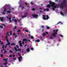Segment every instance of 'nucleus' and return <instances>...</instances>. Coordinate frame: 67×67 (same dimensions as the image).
<instances>
[{"instance_id": "f8f14e48", "label": "nucleus", "mask_w": 67, "mask_h": 67, "mask_svg": "<svg viewBox=\"0 0 67 67\" xmlns=\"http://www.w3.org/2000/svg\"><path fill=\"white\" fill-rule=\"evenodd\" d=\"M42 19H43V20H48V18H46L45 17H43L42 18Z\"/></svg>"}, {"instance_id": "8fccbe9b", "label": "nucleus", "mask_w": 67, "mask_h": 67, "mask_svg": "<svg viewBox=\"0 0 67 67\" xmlns=\"http://www.w3.org/2000/svg\"><path fill=\"white\" fill-rule=\"evenodd\" d=\"M2 14H3L4 15L5 14V13H4V12H2Z\"/></svg>"}, {"instance_id": "1a4fd4ad", "label": "nucleus", "mask_w": 67, "mask_h": 67, "mask_svg": "<svg viewBox=\"0 0 67 67\" xmlns=\"http://www.w3.org/2000/svg\"><path fill=\"white\" fill-rule=\"evenodd\" d=\"M19 6L20 7V8H22L21 9L22 10H23V9H24V7H23V6H22V5H21V4H20Z\"/></svg>"}, {"instance_id": "412c9836", "label": "nucleus", "mask_w": 67, "mask_h": 67, "mask_svg": "<svg viewBox=\"0 0 67 67\" xmlns=\"http://www.w3.org/2000/svg\"><path fill=\"white\" fill-rule=\"evenodd\" d=\"M22 43H20L19 44V46L21 47H22V46H23L22 45Z\"/></svg>"}, {"instance_id": "f03ea898", "label": "nucleus", "mask_w": 67, "mask_h": 67, "mask_svg": "<svg viewBox=\"0 0 67 67\" xmlns=\"http://www.w3.org/2000/svg\"><path fill=\"white\" fill-rule=\"evenodd\" d=\"M18 54L19 56H20V57L18 58V59L19 60V62H21V61L22 60V57L21 56V54L20 53L18 52Z\"/></svg>"}, {"instance_id": "5701e85b", "label": "nucleus", "mask_w": 67, "mask_h": 67, "mask_svg": "<svg viewBox=\"0 0 67 67\" xmlns=\"http://www.w3.org/2000/svg\"><path fill=\"white\" fill-rule=\"evenodd\" d=\"M10 42H8V43H7V44H6V45H7V46L8 45H10Z\"/></svg>"}, {"instance_id": "c756f323", "label": "nucleus", "mask_w": 67, "mask_h": 67, "mask_svg": "<svg viewBox=\"0 0 67 67\" xmlns=\"http://www.w3.org/2000/svg\"><path fill=\"white\" fill-rule=\"evenodd\" d=\"M8 36L6 35V36L5 37V38L6 39H7V38H8Z\"/></svg>"}, {"instance_id": "864d4df0", "label": "nucleus", "mask_w": 67, "mask_h": 67, "mask_svg": "<svg viewBox=\"0 0 67 67\" xmlns=\"http://www.w3.org/2000/svg\"><path fill=\"white\" fill-rule=\"evenodd\" d=\"M16 47L17 48H19V46H18L17 45H16Z\"/></svg>"}, {"instance_id": "c03bdc74", "label": "nucleus", "mask_w": 67, "mask_h": 67, "mask_svg": "<svg viewBox=\"0 0 67 67\" xmlns=\"http://www.w3.org/2000/svg\"><path fill=\"white\" fill-rule=\"evenodd\" d=\"M60 36H61V37H63V36L62 35H60Z\"/></svg>"}, {"instance_id": "a211bd4d", "label": "nucleus", "mask_w": 67, "mask_h": 67, "mask_svg": "<svg viewBox=\"0 0 67 67\" xmlns=\"http://www.w3.org/2000/svg\"><path fill=\"white\" fill-rule=\"evenodd\" d=\"M59 23H60L61 24H63V23H62L61 21H60L57 24H59Z\"/></svg>"}, {"instance_id": "4c0bfd02", "label": "nucleus", "mask_w": 67, "mask_h": 67, "mask_svg": "<svg viewBox=\"0 0 67 67\" xmlns=\"http://www.w3.org/2000/svg\"><path fill=\"white\" fill-rule=\"evenodd\" d=\"M14 21L15 23L17 22V20H16V19H15Z\"/></svg>"}, {"instance_id": "a19ab883", "label": "nucleus", "mask_w": 67, "mask_h": 67, "mask_svg": "<svg viewBox=\"0 0 67 67\" xmlns=\"http://www.w3.org/2000/svg\"><path fill=\"white\" fill-rule=\"evenodd\" d=\"M7 46H8L7 44H6V45L5 46V48H7Z\"/></svg>"}, {"instance_id": "423d86ee", "label": "nucleus", "mask_w": 67, "mask_h": 67, "mask_svg": "<svg viewBox=\"0 0 67 67\" xmlns=\"http://www.w3.org/2000/svg\"><path fill=\"white\" fill-rule=\"evenodd\" d=\"M27 41V39H26L25 38L23 39V41L22 42V44H23V45H25L24 42L25 41Z\"/></svg>"}, {"instance_id": "4d7b16f0", "label": "nucleus", "mask_w": 67, "mask_h": 67, "mask_svg": "<svg viewBox=\"0 0 67 67\" xmlns=\"http://www.w3.org/2000/svg\"><path fill=\"white\" fill-rule=\"evenodd\" d=\"M52 9H53V11H54V10H55V8H54L53 7L52 8Z\"/></svg>"}, {"instance_id": "bf43d9fd", "label": "nucleus", "mask_w": 67, "mask_h": 67, "mask_svg": "<svg viewBox=\"0 0 67 67\" xmlns=\"http://www.w3.org/2000/svg\"><path fill=\"white\" fill-rule=\"evenodd\" d=\"M7 51H4V53L5 54L6 53H7Z\"/></svg>"}, {"instance_id": "6e6d98bb", "label": "nucleus", "mask_w": 67, "mask_h": 67, "mask_svg": "<svg viewBox=\"0 0 67 67\" xmlns=\"http://www.w3.org/2000/svg\"><path fill=\"white\" fill-rule=\"evenodd\" d=\"M42 16L43 17H45V16H46L44 15H43Z\"/></svg>"}, {"instance_id": "69168bd1", "label": "nucleus", "mask_w": 67, "mask_h": 67, "mask_svg": "<svg viewBox=\"0 0 67 67\" xmlns=\"http://www.w3.org/2000/svg\"><path fill=\"white\" fill-rule=\"evenodd\" d=\"M9 57H12V55H9Z\"/></svg>"}, {"instance_id": "a878e982", "label": "nucleus", "mask_w": 67, "mask_h": 67, "mask_svg": "<svg viewBox=\"0 0 67 67\" xmlns=\"http://www.w3.org/2000/svg\"><path fill=\"white\" fill-rule=\"evenodd\" d=\"M8 60V58H6L5 59H4V60H6L7 61Z\"/></svg>"}, {"instance_id": "f257e3e1", "label": "nucleus", "mask_w": 67, "mask_h": 67, "mask_svg": "<svg viewBox=\"0 0 67 67\" xmlns=\"http://www.w3.org/2000/svg\"><path fill=\"white\" fill-rule=\"evenodd\" d=\"M50 3L49 4H48L47 5V7L49 8H50L51 7V6L50 5H51V6L52 7H53L54 6H55V3L54 2H52L51 1H50L49 2Z\"/></svg>"}, {"instance_id": "e2e57ef3", "label": "nucleus", "mask_w": 67, "mask_h": 67, "mask_svg": "<svg viewBox=\"0 0 67 67\" xmlns=\"http://www.w3.org/2000/svg\"><path fill=\"white\" fill-rule=\"evenodd\" d=\"M10 34L11 35L12 34V31L11 30L10 31Z\"/></svg>"}, {"instance_id": "aec40b11", "label": "nucleus", "mask_w": 67, "mask_h": 67, "mask_svg": "<svg viewBox=\"0 0 67 67\" xmlns=\"http://www.w3.org/2000/svg\"><path fill=\"white\" fill-rule=\"evenodd\" d=\"M46 28L47 30H49L50 29V27L48 26H47Z\"/></svg>"}, {"instance_id": "6ab92c4d", "label": "nucleus", "mask_w": 67, "mask_h": 67, "mask_svg": "<svg viewBox=\"0 0 67 67\" xmlns=\"http://www.w3.org/2000/svg\"><path fill=\"white\" fill-rule=\"evenodd\" d=\"M30 48H28L27 49L26 51H27V52H29L30 51Z\"/></svg>"}, {"instance_id": "473e14b6", "label": "nucleus", "mask_w": 67, "mask_h": 67, "mask_svg": "<svg viewBox=\"0 0 67 67\" xmlns=\"http://www.w3.org/2000/svg\"><path fill=\"white\" fill-rule=\"evenodd\" d=\"M25 5H28V4H27V3L26 2H25Z\"/></svg>"}, {"instance_id": "e433bc0d", "label": "nucleus", "mask_w": 67, "mask_h": 67, "mask_svg": "<svg viewBox=\"0 0 67 67\" xmlns=\"http://www.w3.org/2000/svg\"><path fill=\"white\" fill-rule=\"evenodd\" d=\"M4 65H7L8 64V63H4Z\"/></svg>"}, {"instance_id": "ddd939ff", "label": "nucleus", "mask_w": 67, "mask_h": 67, "mask_svg": "<svg viewBox=\"0 0 67 67\" xmlns=\"http://www.w3.org/2000/svg\"><path fill=\"white\" fill-rule=\"evenodd\" d=\"M2 48H3V51H4V45H3L2 46Z\"/></svg>"}, {"instance_id": "774afa93", "label": "nucleus", "mask_w": 67, "mask_h": 67, "mask_svg": "<svg viewBox=\"0 0 67 67\" xmlns=\"http://www.w3.org/2000/svg\"><path fill=\"white\" fill-rule=\"evenodd\" d=\"M6 18H7V19H9V16H7L6 17Z\"/></svg>"}, {"instance_id": "09e8293b", "label": "nucleus", "mask_w": 67, "mask_h": 67, "mask_svg": "<svg viewBox=\"0 0 67 67\" xmlns=\"http://www.w3.org/2000/svg\"><path fill=\"white\" fill-rule=\"evenodd\" d=\"M25 31L26 32H29V31L27 30H26Z\"/></svg>"}, {"instance_id": "2eb2a0df", "label": "nucleus", "mask_w": 67, "mask_h": 67, "mask_svg": "<svg viewBox=\"0 0 67 67\" xmlns=\"http://www.w3.org/2000/svg\"><path fill=\"white\" fill-rule=\"evenodd\" d=\"M40 41V40L39 39H38L37 40H35V42L36 43V42H39Z\"/></svg>"}, {"instance_id": "9b49d317", "label": "nucleus", "mask_w": 67, "mask_h": 67, "mask_svg": "<svg viewBox=\"0 0 67 67\" xmlns=\"http://www.w3.org/2000/svg\"><path fill=\"white\" fill-rule=\"evenodd\" d=\"M60 7L61 9H63V3H61L60 4Z\"/></svg>"}, {"instance_id": "2f4dec72", "label": "nucleus", "mask_w": 67, "mask_h": 67, "mask_svg": "<svg viewBox=\"0 0 67 67\" xmlns=\"http://www.w3.org/2000/svg\"><path fill=\"white\" fill-rule=\"evenodd\" d=\"M50 38L51 39H53V36L50 37Z\"/></svg>"}, {"instance_id": "052dcab7", "label": "nucleus", "mask_w": 67, "mask_h": 67, "mask_svg": "<svg viewBox=\"0 0 67 67\" xmlns=\"http://www.w3.org/2000/svg\"><path fill=\"white\" fill-rule=\"evenodd\" d=\"M1 57H3V54H1Z\"/></svg>"}, {"instance_id": "37998d69", "label": "nucleus", "mask_w": 67, "mask_h": 67, "mask_svg": "<svg viewBox=\"0 0 67 67\" xmlns=\"http://www.w3.org/2000/svg\"><path fill=\"white\" fill-rule=\"evenodd\" d=\"M9 20H10L11 19V18L10 17H9V18H8Z\"/></svg>"}, {"instance_id": "de8ad7c7", "label": "nucleus", "mask_w": 67, "mask_h": 67, "mask_svg": "<svg viewBox=\"0 0 67 67\" xmlns=\"http://www.w3.org/2000/svg\"><path fill=\"white\" fill-rule=\"evenodd\" d=\"M53 7V8H57V7L56 6H54V7Z\"/></svg>"}, {"instance_id": "f3484780", "label": "nucleus", "mask_w": 67, "mask_h": 67, "mask_svg": "<svg viewBox=\"0 0 67 67\" xmlns=\"http://www.w3.org/2000/svg\"><path fill=\"white\" fill-rule=\"evenodd\" d=\"M42 35L43 37L45 36H46V34L44 33H43L42 34Z\"/></svg>"}, {"instance_id": "6e6552de", "label": "nucleus", "mask_w": 67, "mask_h": 67, "mask_svg": "<svg viewBox=\"0 0 67 67\" xmlns=\"http://www.w3.org/2000/svg\"><path fill=\"white\" fill-rule=\"evenodd\" d=\"M4 19V17H0V20H1V21H4V20L3 19Z\"/></svg>"}, {"instance_id": "3c124183", "label": "nucleus", "mask_w": 67, "mask_h": 67, "mask_svg": "<svg viewBox=\"0 0 67 67\" xmlns=\"http://www.w3.org/2000/svg\"><path fill=\"white\" fill-rule=\"evenodd\" d=\"M18 32H21V30H20L19 29L18 30Z\"/></svg>"}, {"instance_id": "72a5a7b5", "label": "nucleus", "mask_w": 67, "mask_h": 67, "mask_svg": "<svg viewBox=\"0 0 67 67\" xmlns=\"http://www.w3.org/2000/svg\"><path fill=\"white\" fill-rule=\"evenodd\" d=\"M30 49L32 50V51H33L34 50V49L32 48H31Z\"/></svg>"}, {"instance_id": "13d9d810", "label": "nucleus", "mask_w": 67, "mask_h": 67, "mask_svg": "<svg viewBox=\"0 0 67 67\" xmlns=\"http://www.w3.org/2000/svg\"><path fill=\"white\" fill-rule=\"evenodd\" d=\"M19 43H20V44L22 43H21V41H19Z\"/></svg>"}, {"instance_id": "a18cd8bd", "label": "nucleus", "mask_w": 67, "mask_h": 67, "mask_svg": "<svg viewBox=\"0 0 67 67\" xmlns=\"http://www.w3.org/2000/svg\"><path fill=\"white\" fill-rule=\"evenodd\" d=\"M16 29V26H15L14 28H13V29Z\"/></svg>"}, {"instance_id": "338daca9", "label": "nucleus", "mask_w": 67, "mask_h": 67, "mask_svg": "<svg viewBox=\"0 0 67 67\" xmlns=\"http://www.w3.org/2000/svg\"><path fill=\"white\" fill-rule=\"evenodd\" d=\"M55 2H58V0H55Z\"/></svg>"}, {"instance_id": "b1692460", "label": "nucleus", "mask_w": 67, "mask_h": 67, "mask_svg": "<svg viewBox=\"0 0 67 67\" xmlns=\"http://www.w3.org/2000/svg\"><path fill=\"white\" fill-rule=\"evenodd\" d=\"M4 12H6V11H7V9H6V8H4Z\"/></svg>"}, {"instance_id": "c85d7f7f", "label": "nucleus", "mask_w": 67, "mask_h": 67, "mask_svg": "<svg viewBox=\"0 0 67 67\" xmlns=\"http://www.w3.org/2000/svg\"><path fill=\"white\" fill-rule=\"evenodd\" d=\"M46 17H47V18L48 19H48H49V17L48 16V15H47L46 16Z\"/></svg>"}, {"instance_id": "49530a36", "label": "nucleus", "mask_w": 67, "mask_h": 67, "mask_svg": "<svg viewBox=\"0 0 67 67\" xmlns=\"http://www.w3.org/2000/svg\"><path fill=\"white\" fill-rule=\"evenodd\" d=\"M40 10H43V8H40Z\"/></svg>"}, {"instance_id": "0eeeda50", "label": "nucleus", "mask_w": 67, "mask_h": 67, "mask_svg": "<svg viewBox=\"0 0 67 67\" xmlns=\"http://www.w3.org/2000/svg\"><path fill=\"white\" fill-rule=\"evenodd\" d=\"M19 3H20V4L22 5H24L25 3L24 2L22 1H20Z\"/></svg>"}, {"instance_id": "58836bf2", "label": "nucleus", "mask_w": 67, "mask_h": 67, "mask_svg": "<svg viewBox=\"0 0 67 67\" xmlns=\"http://www.w3.org/2000/svg\"><path fill=\"white\" fill-rule=\"evenodd\" d=\"M6 40L7 42H9V39H7Z\"/></svg>"}, {"instance_id": "0e129e2a", "label": "nucleus", "mask_w": 67, "mask_h": 67, "mask_svg": "<svg viewBox=\"0 0 67 67\" xmlns=\"http://www.w3.org/2000/svg\"><path fill=\"white\" fill-rule=\"evenodd\" d=\"M13 35L14 36H15V33H14L13 34Z\"/></svg>"}, {"instance_id": "393cba45", "label": "nucleus", "mask_w": 67, "mask_h": 67, "mask_svg": "<svg viewBox=\"0 0 67 67\" xmlns=\"http://www.w3.org/2000/svg\"><path fill=\"white\" fill-rule=\"evenodd\" d=\"M27 16L26 15H24V16H22L23 18H26V17Z\"/></svg>"}, {"instance_id": "7ed1b4c3", "label": "nucleus", "mask_w": 67, "mask_h": 67, "mask_svg": "<svg viewBox=\"0 0 67 67\" xmlns=\"http://www.w3.org/2000/svg\"><path fill=\"white\" fill-rule=\"evenodd\" d=\"M58 31V29L56 30H55V32L52 33V35L54 37H56V35L57 34V32Z\"/></svg>"}, {"instance_id": "603ef678", "label": "nucleus", "mask_w": 67, "mask_h": 67, "mask_svg": "<svg viewBox=\"0 0 67 67\" xmlns=\"http://www.w3.org/2000/svg\"><path fill=\"white\" fill-rule=\"evenodd\" d=\"M42 28L44 29V26H42Z\"/></svg>"}, {"instance_id": "cd10ccee", "label": "nucleus", "mask_w": 67, "mask_h": 67, "mask_svg": "<svg viewBox=\"0 0 67 67\" xmlns=\"http://www.w3.org/2000/svg\"><path fill=\"white\" fill-rule=\"evenodd\" d=\"M32 11H34L35 10V8H33L32 9Z\"/></svg>"}, {"instance_id": "5fc2aeb1", "label": "nucleus", "mask_w": 67, "mask_h": 67, "mask_svg": "<svg viewBox=\"0 0 67 67\" xmlns=\"http://www.w3.org/2000/svg\"><path fill=\"white\" fill-rule=\"evenodd\" d=\"M0 27L1 28H2L3 27L2 26H1Z\"/></svg>"}, {"instance_id": "680f3d73", "label": "nucleus", "mask_w": 67, "mask_h": 67, "mask_svg": "<svg viewBox=\"0 0 67 67\" xmlns=\"http://www.w3.org/2000/svg\"><path fill=\"white\" fill-rule=\"evenodd\" d=\"M46 34H48V32H46Z\"/></svg>"}, {"instance_id": "ea45409f", "label": "nucleus", "mask_w": 67, "mask_h": 67, "mask_svg": "<svg viewBox=\"0 0 67 67\" xmlns=\"http://www.w3.org/2000/svg\"><path fill=\"white\" fill-rule=\"evenodd\" d=\"M9 32H7L6 34L7 35H8V36H9Z\"/></svg>"}, {"instance_id": "bb28decb", "label": "nucleus", "mask_w": 67, "mask_h": 67, "mask_svg": "<svg viewBox=\"0 0 67 67\" xmlns=\"http://www.w3.org/2000/svg\"><path fill=\"white\" fill-rule=\"evenodd\" d=\"M46 10L47 11H49V9L48 8H47L46 9Z\"/></svg>"}, {"instance_id": "4be33fe9", "label": "nucleus", "mask_w": 67, "mask_h": 67, "mask_svg": "<svg viewBox=\"0 0 67 67\" xmlns=\"http://www.w3.org/2000/svg\"><path fill=\"white\" fill-rule=\"evenodd\" d=\"M60 14H61V15H64V14L63 13V12H62V11H61Z\"/></svg>"}, {"instance_id": "c9c22d12", "label": "nucleus", "mask_w": 67, "mask_h": 67, "mask_svg": "<svg viewBox=\"0 0 67 67\" xmlns=\"http://www.w3.org/2000/svg\"><path fill=\"white\" fill-rule=\"evenodd\" d=\"M27 14V13H25L24 14H25V15H26Z\"/></svg>"}, {"instance_id": "20e7f679", "label": "nucleus", "mask_w": 67, "mask_h": 67, "mask_svg": "<svg viewBox=\"0 0 67 67\" xmlns=\"http://www.w3.org/2000/svg\"><path fill=\"white\" fill-rule=\"evenodd\" d=\"M14 48L16 52H18V51H19L20 52V53H22V52H20L21 51V49H18L17 50V48H16L15 47H14Z\"/></svg>"}, {"instance_id": "9d476101", "label": "nucleus", "mask_w": 67, "mask_h": 67, "mask_svg": "<svg viewBox=\"0 0 67 67\" xmlns=\"http://www.w3.org/2000/svg\"><path fill=\"white\" fill-rule=\"evenodd\" d=\"M66 0H64L63 2V3L64 5H66Z\"/></svg>"}, {"instance_id": "7c9ffc66", "label": "nucleus", "mask_w": 67, "mask_h": 67, "mask_svg": "<svg viewBox=\"0 0 67 67\" xmlns=\"http://www.w3.org/2000/svg\"><path fill=\"white\" fill-rule=\"evenodd\" d=\"M9 52L10 53H13V52L12 50H10L9 51Z\"/></svg>"}, {"instance_id": "4468645a", "label": "nucleus", "mask_w": 67, "mask_h": 67, "mask_svg": "<svg viewBox=\"0 0 67 67\" xmlns=\"http://www.w3.org/2000/svg\"><path fill=\"white\" fill-rule=\"evenodd\" d=\"M11 46H13V45H15V43H12L10 44Z\"/></svg>"}, {"instance_id": "f704fd0d", "label": "nucleus", "mask_w": 67, "mask_h": 67, "mask_svg": "<svg viewBox=\"0 0 67 67\" xmlns=\"http://www.w3.org/2000/svg\"><path fill=\"white\" fill-rule=\"evenodd\" d=\"M31 38H32V39H33L34 38V37H33V36H31Z\"/></svg>"}, {"instance_id": "39448f33", "label": "nucleus", "mask_w": 67, "mask_h": 67, "mask_svg": "<svg viewBox=\"0 0 67 67\" xmlns=\"http://www.w3.org/2000/svg\"><path fill=\"white\" fill-rule=\"evenodd\" d=\"M32 16L33 18H37V17H38V15L34 14L32 15Z\"/></svg>"}, {"instance_id": "dca6fc26", "label": "nucleus", "mask_w": 67, "mask_h": 67, "mask_svg": "<svg viewBox=\"0 0 67 67\" xmlns=\"http://www.w3.org/2000/svg\"><path fill=\"white\" fill-rule=\"evenodd\" d=\"M7 13H8L10 14L11 13V10H9L7 11Z\"/></svg>"}, {"instance_id": "79ce46f5", "label": "nucleus", "mask_w": 67, "mask_h": 67, "mask_svg": "<svg viewBox=\"0 0 67 67\" xmlns=\"http://www.w3.org/2000/svg\"><path fill=\"white\" fill-rule=\"evenodd\" d=\"M31 4H32V5H33V4H34V3H33V2H31Z\"/></svg>"}]
</instances>
